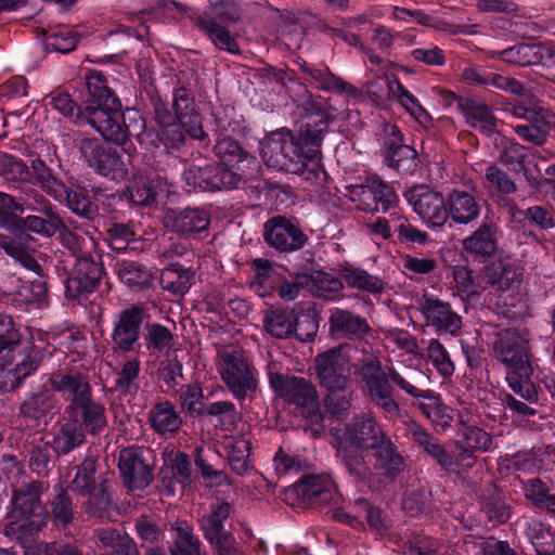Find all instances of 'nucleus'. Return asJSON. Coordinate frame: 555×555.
I'll return each mask as SVG.
<instances>
[{
	"label": "nucleus",
	"instance_id": "cd10ccee",
	"mask_svg": "<svg viewBox=\"0 0 555 555\" xmlns=\"http://www.w3.org/2000/svg\"><path fill=\"white\" fill-rule=\"evenodd\" d=\"M483 281L496 291H508L515 283H520L522 269L511 258H499L486 266L482 271Z\"/></svg>",
	"mask_w": 555,
	"mask_h": 555
},
{
	"label": "nucleus",
	"instance_id": "dca6fc26",
	"mask_svg": "<svg viewBox=\"0 0 555 555\" xmlns=\"http://www.w3.org/2000/svg\"><path fill=\"white\" fill-rule=\"evenodd\" d=\"M403 197L427 224L442 227L448 221L447 198L427 185H414L403 193Z\"/></svg>",
	"mask_w": 555,
	"mask_h": 555
},
{
	"label": "nucleus",
	"instance_id": "6e6d98bb",
	"mask_svg": "<svg viewBox=\"0 0 555 555\" xmlns=\"http://www.w3.org/2000/svg\"><path fill=\"white\" fill-rule=\"evenodd\" d=\"M139 466V448L129 447L120 450L118 459V469L125 487L129 491L139 488L137 479V468Z\"/></svg>",
	"mask_w": 555,
	"mask_h": 555
},
{
	"label": "nucleus",
	"instance_id": "a19ab883",
	"mask_svg": "<svg viewBox=\"0 0 555 555\" xmlns=\"http://www.w3.org/2000/svg\"><path fill=\"white\" fill-rule=\"evenodd\" d=\"M196 25L207 35L218 49L233 54L240 53V48L235 38L231 36L227 28L229 24L215 22L207 16H198L196 18Z\"/></svg>",
	"mask_w": 555,
	"mask_h": 555
},
{
	"label": "nucleus",
	"instance_id": "f704fd0d",
	"mask_svg": "<svg viewBox=\"0 0 555 555\" xmlns=\"http://www.w3.org/2000/svg\"><path fill=\"white\" fill-rule=\"evenodd\" d=\"M86 430L76 418L65 416L60 423L59 430L53 436L56 455H65L86 442Z\"/></svg>",
	"mask_w": 555,
	"mask_h": 555
},
{
	"label": "nucleus",
	"instance_id": "72a5a7b5",
	"mask_svg": "<svg viewBox=\"0 0 555 555\" xmlns=\"http://www.w3.org/2000/svg\"><path fill=\"white\" fill-rule=\"evenodd\" d=\"M481 512L493 525L505 524L511 517V508L504 492L494 483H488L480 499Z\"/></svg>",
	"mask_w": 555,
	"mask_h": 555
},
{
	"label": "nucleus",
	"instance_id": "603ef678",
	"mask_svg": "<svg viewBox=\"0 0 555 555\" xmlns=\"http://www.w3.org/2000/svg\"><path fill=\"white\" fill-rule=\"evenodd\" d=\"M172 529L178 537L171 548V555H198L201 542L193 533L192 527L185 520L176 521Z\"/></svg>",
	"mask_w": 555,
	"mask_h": 555
},
{
	"label": "nucleus",
	"instance_id": "f257e3e1",
	"mask_svg": "<svg viewBox=\"0 0 555 555\" xmlns=\"http://www.w3.org/2000/svg\"><path fill=\"white\" fill-rule=\"evenodd\" d=\"M335 448L336 457L357 485L367 486L374 479L367 461L369 451L373 452L375 468L387 479H396L405 468L398 447L371 411L354 415L344 425Z\"/></svg>",
	"mask_w": 555,
	"mask_h": 555
},
{
	"label": "nucleus",
	"instance_id": "6ab92c4d",
	"mask_svg": "<svg viewBox=\"0 0 555 555\" xmlns=\"http://www.w3.org/2000/svg\"><path fill=\"white\" fill-rule=\"evenodd\" d=\"M349 358L344 346L328 349L314 359L317 379L321 388L350 384L348 372Z\"/></svg>",
	"mask_w": 555,
	"mask_h": 555
},
{
	"label": "nucleus",
	"instance_id": "2f4dec72",
	"mask_svg": "<svg viewBox=\"0 0 555 555\" xmlns=\"http://www.w3.org/2000/svg\"><path fill=\"white\" fill-rule=\"evenodd\" d=\"M65 415L76 418L91 436L102 434L107 427L105 405L93 397L77 405Z\"/></svg>",
	"mask_w": 555,
	"mask_h": 555
},
{
	"label": "nucleus",
	"instance_id": "f3484780",
	"mask_svg": "<svg viewBox=\"0 0 555 555\" xmlns=\"http://www.w3.org/2000/svg\"><path fill=\"white\" fill-rule=\"evenodd\" d=\"M99 260V256L91 254L77 257L75 267L65 281L67 297L80 299L96 289L103 274V267Z\"/></svg>",
	"mask_w": 555,
	"mask_h": 555
},
{
	"label": "nucleus",
	"instance_id": "aec40b11",
	"mask_svg": "<svg viewBox=\"0 0 555 555\" xmlns=\"http://www.w3.org/2000/svg\"><path fill=\"white\" fill-rule=\"evenodd\" d=\"M103 194L100 185L81 183L67 186L59 198H54L64 205L76 216L86 220H93L99 216V206L94 199Z\"/></svg>",
	"mask_w": 555,
	"mask_h": 555
},
{
	"label": "nucleus",
	"instance_id": "0eeeda50",
	"mask_svg": "<svg viewBox=\"0 0 555 555\" xmlns=\"http://www.w3.org/2000/svg\"><path fill=\"white\" fill-rule=\"evenodd\" d=\"M284 501L296 507H321L337 504L339 495L337 487L328 475H305L287 487Z\"/></svg>",
	"mask_w": 555,
	"mask_h": 555
},
{
	"label": "nucleus",
	"instance_id": "ddd939ff",
	"mask_svg": "<svg viewBox=\"0 0 555 555\" xmlns=\"http://www.w3.org/2000/svg\"><path fill=\"white\" fill-rule=\"evenodd\" d=\"M415 305L425 320V325L431 327L438 335L456 336L461 332L462 318L452 309L449 302L424 293L416 297Z\"/></svg>",
	"mask_w": 555,
	"mask_h": 555
},
{
	"label": "nucleus",
	"instance_id": "b1692460",
	"mask_svg": "<svg viewBox=\"0 0 555 555\" xmlns=\"http://www.w3.org/2000/svg\"><path fill=\"white\" fill-rule=\"evenodd\" d=\"M463 81L470 86L495 88L515 95H522L526 91L524 85L513 77L503 76L481 66H470L462 70Z\"/></svg>",
	"mask_w": 555,
	"mask_h": 555
},
{
	"label": "nucleus",
	"instance_id": "4c0bfd02",
	"mask_svg": "<svg viewBox=\"0 0 555 555\" xmlns=\"http://www.w3.org/2000/svg\"><path fill=\"white\" fill-rule=\"evenodd\" d=\"M545 43H519L496 53L503 62L518 66L540 65Z\"/></svg>",
	"mask_w": 555,
	"mask_h": 555
},
{
	"label": "nucleus",
	"instance_id": "69168bd1",
	"mask_svg": "<svg viewBox=\"0 0 555 555\" xmlns=\"http://www.w3.org/2000/svg\"><path fill=\"white\" fill-rule=\"evenodd\" d=\"M43 42L47 51L66 54L76 49L78 37L76 34L65 28L48 30L44 33Z\"/></svg>",
	"mask_w": 555,
	"mask_h": 555
},
{
	"label": "nucleus",
	"instance_id": "c03bdc74",
	"mask_svg": "<svg viewBox=\"0 0 555 555\" xmlns=\"http://www.w3.org/2000/svg\"><path fill=\"white\" fill-rule=\"evenodd\" d=\"M340 276L349 287L370 294H382L386 289V283L383 279L360 268L344 267L340 270Z\"/></svg>",
	"mask_w": 555,
	"mask_h": 555
},
{
	"label": "nucleus",
	"instance_id": "3c124183",
	"mask_svg": "<svg viewBox=\"0 0 555 555\" xmlns=\"http://www.w3.org/2000/svg\"><path fill=\"white\" fill-rule=\"evenodd\" d=\"M31 169L36 181L49 196L59 198L65 192V183L54 176L52 169L41 158L31 162Z\"/></svg>",
	"mask_w": 555,
	"mask_h": 555
},
{
	"label": "nucleus",
	"instance_id": "393cba45",
	"mask_svg": "<svg viewBox=\"0 0 555 555\" xmlns=\"http://www.w3.org/2000/svg\"><path fill=\"white\" fill-rule=\"evenodd\" d=\"M59 400L53 391L44 386L26 393L20 403V415L27 422L39 424L54 413Z\"/></svg>",
	"mask_w": 555,
	"mask_h": 555
},
{
	"label": "nucleus",
	"instance_id": "4468645a",
	"mask_svg": "<svg viewBox=\"0 0 555 555\" xmlns=\"http://www.w3.org/2000/svg\"><path fill=\"white\" fill-rule=\"evenodd\" d=\"M79 151L88 166L93 168L96 173L114 180L125 179L128 176V169L118 152L103 145L98 139H82L79 143Z\"/></svg>",
	"mask_w": 555,
	"mask_h": 555
},
{
	"label": "nucleus",
	"instance_id": "37998d69",
	"mask_svg": "<svg viewBox=\"0 0 555 555\" xmlns=\"http://www.w3.org/2000/svg\"><path fill=\"white\" fill-rule=\"evenodd\" d=\"M294 321V309L271 308L263 315L266 331L279 339H286L293 335Z\"/></svg>",
	"mask_w": 555,
	"mask_h": 555
},
{
	"label": "nucleus",
	"instance_id": "7c9ffc66",
	"mask_svg": "<svg viewBox=\"0 0 555 555\" xmlns=\"http://www.w3.org/2000/svg\"><path fill=\"white\" fill-rule=\"evenodd\" d=\"M112 339L115 346L121 351L134 349V344L139 339V306L132 305L118 313L115 326L112 333Z\"/></svg>",
	"mask_w": 555,
	"mask_h": 555
},
{
	"label": "nucleus",
	"instance_id": "c756f323",
	"mask_svg": "<svg viewBox=\"0 0 555 555\" xmlns=\"http://www.w3.org/2000/svg\"><path fill=\"white\" fill-rule=\"evenodd\" d=\"M156 63L147 57L144 62L141 61V68L144 67L145 73L141 74V86L144 85V91L153 108L154 119L157 125L162 127L171 126L176 121V113H171L166 103L160 99L158 91L154 83V74Z\"/></svg>",
	"mask_w": 555,
	"mask_h": 555
},
{
	"label": "nucleus",
	"instance_id": "49530a36",
	"mask_svg": "<svg viewBox=\"0 0 555 555\" xmlns=\"http://www.w3.org/2000/svg\"><path fill=\"white\" fill-rule=\"evenodd\" d=\"M180 75L186 77V80L182 81L179 78L178 83L181 85L175 90L172 106L176 117L197 109L193 96V89L197 86V76L192 69L182 70Z\"/></svg>",
	"mask_w": 555,
	"mask_h": 555
},
{
	"label": "nucleus",
	"instance_id": "e433bc0d",
	"mask_svg": "<svg viewBox=\"0 0 555 555\" xmlns=\"http://www.w3.org/2000/svg\"><path fill=\"white\" fill-rule=\"evenodd\" d=\"M147 423L155 433L166 435L177 433L182 425V418L172 403L160 401L149 412Z\"/></svg>",
	"mask_w": 555,
	"mask_h": 555
},
{
	"label": "nucleus",
	"instance_id": "79ce46f5",
	"mask_svg": "<svg viewBox=\"0 0 555 555\" xmlns=\"http://www.w3.org/2000/svg\"><path fill=\"white\" fill-rule=\"evenodd\" d=\"M193 278L194 272L190 268L175 262L162 271L159 282L165 291L176 296H183L190 289Z\"/></svg>",
	"mask_w": 555,
	"mask_h": 555
},
{
	"label": "nucleus",
	"instance_id": "423d86ee",
	"mask_svg": "<svg viewBox=\"0 0 555 555\" xmlns=\"http://www.w3.org/2000/svg\"><path fill=\"white\" fill-rule=\"evenodd\" d=\"M270 386L287 404L300 409L301 415L311 424L323 422L320 396L311 380L295 375L269 372Z\"/></svg>",
	"mask_w": 555,
	"mask_h": 555
},
{
	"label": "nucleus",
	"instance_id": "de8ad7c7",
	"mask_svg": "<svg viewBox=\"0 0 555 555\" xmlns=\"http://www.w3.org/2000/svg\"><path fill=\"white\" fill-rule=\"evenodd\" d=\"M306 280L309 291L320 298L336 299L344 289L340 279L323 271H314Z\"/></svg>",
	"mask_w": 555,
	"mask_h": 555
},
{
	"label": "nucleus",
	"instance_id": "2eb2a0df",
	"mask_svg": "<svg viewBox=\"0 0 555 555\" xmlns=\"http://www.w3.org/2000/svg\"><path fill=\"white\" fill-rule=\"evenodd\" d=\"M49 384L67 402L64 414L93 397L90 377L75 369H63L50 374Z\"/></svg>",
	"mask_w": 555,
	"mask_h": 555
},
{
	"label": "nucleus",
	"instance_id": "6e6552de",
	"mask_svg": "<svg viewBox=\"0 0 555 555\" xmlns=\"http://www.w3.org/2000/svg\"><path fill=\"white\" fill-rule=\"evenodd\" d=\"M240 168L233 169L221 163H210L204 166L190 165L183 171L185 183L202 192H217L236 189L242 180Z\"/></svg>",
	"mask_w": 555,
	"mask_h": 555
},
{
	"label": "nucleus",
	"instance_id": "13d9d810",
	"mask_svg": "<svg viewBox=\"0 0 555 555\" xmlns=\"http://www.w3.org/2000/svg\"><path fill=\"white\" fill-rule=\"evenodd\" d=\"M319 330V315L314 309L295 311L293 335L299 341H312Z\"/></svg>",
	"mask_w": 555,
	"mask_h": 555
},
{
	"label": "nucleus",
	"instance_id": "ea45409f",
	"mask_svg": "<svg viewBox=\"0 0 555 555\" xmlns=\"http://www.w3.org/2000/svg\"><path fill=\"white\" fill-rule=\"evenodd\" d=\"M323 404L326 413L335 420H344L349 415L353 400V391L348 385H337L331 388H323Z\"/></svg>",
	"mask_w": 555,
	"mask_h": 555
},
{
	"label": "nucleus",
	"instance_id": "20e7f679",
	"mask_svg": "<svg viewBox=\"0 0 555 555\" xmlns=\"http://www.w3.org/2000/svg\"><path fill=\"white\" fill-rule=\"evenodd\" d=\"M42 492L43 483L38 480L14 489L9 522L4 527L5 535L23 543L42 529L48 518V512L40 500Z\"/></svg>",
	"mask_w": 555,
	"mask_h": 555
},
{
	"label": "nucleus",
	"instance_id": "9d476101",
	"mask_svg": "<svg viewBox=\"0 0 555 555\" xmlns=\"http://www.w3.org/2000/svg\"><path fill=\"white\" fill-rule=\"evenodd\" d=\"M230 512L228 502L212 504L210 513L199 520L204 538L217 555H242L234 535L224 528Z\"/></svg>",
	"mask_w": 555,
	"mask_h": 555
},
{
	"label": "nucleus",
	"instance_id": "e2e57ef3",
	"mask_svg": "<svg viewBox=\"0 0 555 555\" xmlns=\"http://www.w3.org/2000/svg\"><path fill=\"white\" fill-rule=\"evenodd\" d=\"M139 376V361L132 360L125 363L124 367L118 374L116 379V388L120 392L121 402H127L130 404V409L132 413H134V409L137 403L131 404V388H135L134 380Z\"/></svg>",
	"mask_w": 555,
	"mask_h": 555
},
{
	"label": "nucleus",
	"instance_id": "f03ea898",
	"mask_svg": "<svg viewBox=\"0 0 555 555\" xmlns=\"http://www.w3.org/2000/svg\"><path fill=\"white\" fill-rule=\"evenodd\" d=\"M352 367L354 380L363 397L386 416L391 418L401 414L396 399L397 387L413 398L426 400L418 402L417 408L427 418L439 417L442 409L440 398L431 390L417 388L393 366L384 364L378 356L364 352Z\"/></svg>",
	"mask_w": 555,
	"mask_h": 555
},
{
	"label": "nucleus",
	"instance_id": "4be33fe9",
	"mask_svg": "<svg viewBox=\"0 0 555 555\" xmlns=\"http://www.w3.org/2000/svg\"><path fill=\"white\" fill-rule=\"evenodd\" d=\"M331 121L332 120H325L324 117L323 119L307 121L300 127L298 138H296L305 155L302 156L304 160H308L311 167L309 175H312L313 179H319L321 173L318 157L320 155V146Z\"/></svg>",
	"mask_w": 555,
	"mask_h": 555
},
{
	"label": "nucleus",
	"instance_id": "473e14b6",
	"mask_svg": "<svg viewBox=\"0 0 555 555\" xmlns=\"http://www.w3.org/2000/svg\"><path fill=\"white\" fill-rule=\"evenodd\" d=\"M39 212L44 217L35 215L18 217L15 227L25 228L44 237H52L56 232L67 231L64 220L53 210L52 205H46Z\"/></svg>",
	"mask_w": 555,
	"mask_h": 555
},
{
	"label": "nucleus",
	"instance_id": "412c9836",
	"mask_svg": "<svg viewBox=\"0 0 555 555\" xmlns=\"http://www.w3.org/2000/svg\"><path fill=\"white\" fill-rule=\"evenodd\" d=\"M499 225L486 218L479 227L462 241V248L478 259L493 258L499 250Z\"/></svg>",
	"mask_w": 555,
	"mask_h": 555
},
{
	"label": "nucleus",
	"instance_id": "58836bf2",
	"mask_svg": "<svg viewBox=\"0 0 555 555\" xmlns=\"http://www.w3.org/2000/svg\"><path fill=\"white\" fill-rule=\"evenodd\" d=\"M387 214L388 216L385 218L389 225V230L392 231V234H397L399 243H417L420 245H424L427 243L428 234L413 227L408 217H405L401 212V210L398 209V206L388 211Z\"/></svg>",
	"mask_w": 555,
	"mask_h": 555
},
{
	"label": "nucleus",
	"instance_id": "8fccbe9b",
	"mask_svg": "<svg viewBox=\"0 0 555 555\" xmlns=\"http://www.w3.org/2000/svg\"><path fill=\"white\" fill-rule=\"evenodd\" d=\"M227 449L228 463L231 469L238 476L246 475L253 468L249 459L251 451L250 442L245 438H238L228 444Z\"/></svg>",
	"mask_w": 555,
	"mask_h": 555
},
{
	"label": "nucleus",
	"instance_id": "052dcab7",
	"mask_svg": "<svg viewBox=\"0 0 555 555\" xmlns=\"http://www.w3.org/2000/svg\"><path fill=\"white\" fill-rule=\"evenodd\" d=\"M531 153L530 150L519 144L513 139L504 138L501 141V151L499 155V162L512 168H520L528 162Z\"/></svg>",
	"mask_w": 555,
	"mask_h": 555
},
{
	"label": "nucleus",
	"instance_id": "0e129e2a",
	"mask_svg": "<svg viewBox=\"0 0 555 555\" xmlns=\"http://www.w3.org/2000/svg\"><path fill=\"white\" fill-rule=\"evenodd\" d=\"M374 182L375 178H366L361 184H350L346 186V196L357 207L365 212H372L374 207Z\"/></svg>",
	"mask_w": 555,
	"mask_h": 555
},
{
	"label": "nucleus",
	"instance_id": "5701e85b",
	"mask_svg": "<svg viewBox=\"0 0 555 555\" xmlns=\"http://www.w3.org/2000/svg\"><path fill=\"white\" fill-rule=\"evenodd\" d=\"M447 99L449 103L454 102L456 104L457 109L470 127L479 129L487 135L495 132L498 119L489 105L472 99L457 96L451 91L447 92Z\"/></svg>",
	"mask_w": 555,
	"mask_h": 555
},
{
	"label": "nucleus",
	"instance_id": "864d4df0",
	"mask_svg": "<svg viewBox=\"0 0 555 555\" xmlns=\"http://www.w3.org/2000/svg\"><path fill=\"white\" fill-rule=\"evenodd\" d=\"M214 153L222 160L221 164L231 166L233 169L238 168L240 163L250 157L249 153L230 137L218 139L214 146Z\"/></svg>",
	"mask_w": 555,
	"mask_h": 555
},
{
	"label": "nucleus",
	"instance_id": "5fc2aeb1",
	"mask_svg": "<svg viewBox=\"0 0 555 555\" xmlns=\"http://www.w3.org/2000/svg\"><path fill=\"white\" fill-rule=\"evenodd\" d=\"M242 9L238 0H209V7L201 16H207L221 24L240 21Z\"/></svg>",
	"mask_w": 555,
	"mask_h": 555
},
{
	"label": "nucleus",
	"instance_id": "774afa93",
	"mask_svg": "<svg viewBox=\"0 0 555 555\" xmlns=\"http://www.w3.org/2000/svg\"><path fill=\"white\" fill-rule=\"evenodd\" d=\"M485 179L490 189L499 194L511 195L516 193L517 185L511 176L498 165H490L486 168Z\"/></svg>",
	"mask_w": 555,
	"mask_h": 555
},
{
	"label": "nucleus",
	"instance_id": "c9c22d12",
	"mask_svg": "<svg viewBox=\"0 0 555 555\" xmlns=\"http://www.w3.org/2000/svg\"><path fill=\"white\" fill-rule=\"evenodd\" d=\"M169 194V183L166 178L153 173L141 179V208L162 209Z\"/></svg>",
	"mask_w": 555,
	"mask_h": 555
},
{
	"label": "nucleus",
	"instance_id": "09e8293b",
	"mask_svg": "<svg viewBox=\"0 0 555 555\" xmlns=\"http://www.w3.org/2000/svg\"><path fill=\"white\" fill-rule=\"evenodd\" d=\"M302 70L314 86L321 90L336 93H351L353 91V87L350 83L334 75L328 68L321 69L304 66Z\"/></svg>",
	"mask_w": 555,
	"mask_h": 555
},
{
	"label": "nucleus",
	"instance_id": "c85d7f7f",
	"mask_svg": "<svg viewBox=\"0 0 555 555\" xmlns=\"http://www.w3.org/2000/svg\"><path fill=\"white\" fill-rule=\"evenodd\" d=\"M168 227L180 235H191L208 229L210 224L209 212L199 207L170 210L167 215Z\"/></svg>",
	"mask_w": 555,
	"mask_h": 555
},
{
	"label": "nucleus",
	"instance_id": "39448f33",
	"mask_svg": "<svg viewBox=\"0 0 555 555\" xmlns=\"http://www.w3.org/2000/svg\"><path fill=\"white\" fill-rule=\"evenodd\" d=\"M301 156L305 155L300 144L286 128L272 131L261 142V157L268 167L312 179L311 167Z\"/></svg>",
	"mask_w": 555,
	"mask_h": 555
},
{
	"label": "nucleus",
	"instance_id": "a211bd4d",
	"mask_svg": "<svg viewBox=\"0 0 555 555\" xmlns=\"http://www.w3.org/2000/svg\"><path fill=\"white\" fill-rule=\"evenodd\" d=\"M382 153L385 163L398 172L410 173L417 167V153L403 143L402 133L397 125H385Z\"/></svg>",
	"mask_w": 555,
	"mask_h": 555
},
{
	"label": "nucleus",
	"instance_id": "a18cd8bd",
	"mask_svg": "<svg viewBox=\"0 0 555 555\" xmlns=\"http://www.w3.org/2000/svg\"><path fill=\"white\" fill-rule=\"evenodd\" d=\"M295 89L300 96L294 100L296 102L297 112L300 117L307 118L308 121L313 119L333 120L330 116L325 103L320 98H314L305 85L295 83Z\"/></svg>",
	"mask_w": 555,
	"mask_h": 555
},
{
	"label": "nucleus",
	"instance_id": "9b49d317",
	"mask_svg": "<svg viewBox=\"0 0 555 555\" xmlns=\"http://www.w3.org/2000/svg\"><path fill=\"white\" fill-rule=\"evenodd\" d=\"M223 365L219 369L222 380L235 399L244 400L248 392H256L258 380L256 370L237 351L221 354Z\"/></svg>",
	"mask_w": 555,
	"mask_h": 555
},
{
	"label": "nucleus",
	"instance_id": "bb28decb",
	"mask_svg": "<svg viewBox=\"0 0 555 555\" xmlns=\"http://www.w3.org/2000/svg\"><path fill=\"white\" fill-rule=\"evenodd\" d=\"M447 212L454 223L467 225L479 218L481 206L473 194L454 189L447 196Z\"/></svg>",
	"mask_w": 555,
	"mask_h": 555
},
{
	"label": "nucleus",
	"instance_id": "1a4fd4ad",
	"mask_svg": "<svg viewBox=\"0 0 555 555\" xmlns=\"http://www.w3.org/2000/svg\"><path fill=\"white\" fill-rule=\"evenodd\" d=\"M262 236L269 247L284 254L302 249L309 241L298 219L282 215L273 216L264 222Z\"/></svg>",
	"mask_w": 555,
	"mask_h": 555
},
{
	"label": "nucleus",
	"instance_id": "7ed1b4c3",
	"mask_svg": "<svg viewBox=\"0 0 555 555\" xmlns=\"http://www.w3.org/2000/svg\"><path fill=\"white\" fill-rule=\"evenodd\" d=\"M86 106L80 111V119L98 131L104 140L125 146L129 141V130L121 113V103L107 85L105 75L91 69L85 75Z\"/></svg>",
	"mask_w": 555,
	"mask_h": 555
},
{
	"label": "nucleus",
	"instance_id": "a878e982",
	"mask_svg": "<svg viewBox=\"0 0 555 555\" xmlns=\"http://www.w3.org/2000/svg\"><path fill=\"white\" fill-rule=\"evenodd\" d=\"M328 325L330 333L335 338H362L372 331L366 319L340 308L331 310Z\"/></svg>",
	"mask_w": 555,
	"mask_h": 555
},
{
	"label": "nucleus",
	"instance_id": "680f3d73",
	"mask_svg": "<svg viewBox=\"0 0 555 555\" xmlns=\"http://www.w3.org/2000/svg\"><path fill=\"white\" fill-rule=\"evenodd\" d=\"M76 475L70 481V490L86 495L90 494L95 487L94 474L96 470V460L94 457H86L85 461L76 466Z\"/></svg>",
	"mask_w": 555,
	"mask_h": 555
},
{
	"label": "nucleus",
	"instance_id": "f8f14e48",
	"mask_svg": "<svg viewBox=\"0 0 555 555\" xmlns=\"http://www.w3.org/2000/svg\"><path fill=\"white\" fill-rule=\"evenodd\" d=\"M495 358L504 363L509 371L520 373L530 371V354L528 332H516L514 330H502L495 335L493 341Z\"/></svg>",
	"mask_w": 555,
	"mask_h": 555
},
{
	"label": "nucleus",
	"instance_id": "bf43d9fd",
	"mask_svg": "<svg viewBox=\"0 0 555 555\" xmlns=\"http://www.w3.org/2000/svg\"><path fill=\"white\" fill-rule=\"evenodd\" d=\"M0 247L8 256L18 261L26 269L34 272L41 270L39 262L21 241L12 240L7 235L0 234Z\"/></svg>",
	"mask_w": 555,
	"mask_h": 555
},
{
	"label": "nucleus",
	"instance_id": "338daca9",
	"mask_svg": "<svg viewBox=\"0 0 555 555\" xmlns=\"http://www.w3.org/2000/svg\"><path fill=\"white\" fill-rule=\"evenodd\" d=\"M532 372V366H530V371L525 373H520L517 370L509 371L506 377L512 390L528 402H534L538 400V391L530 379Z\"/></svg>",
	"mask_w": 555,
	"mask_h": 555
},
{
	"label": "nucleus",
	"instance_id": "4d7b16f0",
	"mask_svg": "<svg viewBox=\"0 0 555 555\" xmlns=\"http://www.w3.org/2000/svg\"><path fill=\"white\" fill-rule=\"evenodd\" d=\"M144 339L147 350L164 352L171 349L173 345V334L160 323L146 322L144 325Z\"/></svg>",
	"mask_w": 555,
	"mask_h": 555
}]
</instances>
